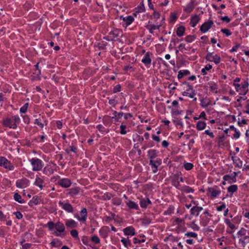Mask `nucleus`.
Masks as SVG:
<instances>
[{"instance_id": "19", "label": "nucleus", "mask_w": 249, "mask_h": 249, "mask_svg": "<svg viewBox=\"0 0 249 249\" xmlns=\"http://www.w3.org/2000/svg\"><path fill=\"white\" fill-rule=\"evenodd\" d=\"M65 225L68 228H74L77 226V223L73 219H69L66 221Z\"/></svg>"}, {"instance_id": "34", "label": "nucleus", "mask_w": 249, "mask_h": 249, "mask_svg": "<svg viewBox=\"0 0 249 249\" xmlns=\"http://www.w3.org/2000/svg\"><path fill=\"white\" fill-rule=\"evenodd\" d=\"M238 186L237 185H231L228 188L227 191L229 193L232 194L233 193L236 192Z\"/></svg>"}, {"instance_id": "4", "label": "nucleus", "mask_w": 249, "mask_h": 249, "mask_svg": "<svg viewBox=\"0 0 249 249\" xmlns=\"http://www.w3.org/2000/svg\"><path fill=\"white\" fill-rule=\"evenodd\" d=\"M58 204L63 210L69 213H73L74 212L72 206L67 201H59Z\"/></svg>"}, {"instance_id": "54", "label": "nucleus", "mask_w": 249, "mask_h": 249, "mask_svg": "<svg viewBox=\"0 0 249 249\" xmlns=\"http://www.w3.org/2000/svg\"><path fill=\"white\" fill-rule=\"evenodd\" d=\"M185 84L187 85L186 91L188 92H191L194 91L193 86L189 84L188 83L185 82Z\"/></svg>"}, {"instance_id": "42", "label": "nucleus", "mask_w": 249, "mask_h": 249, "mask_svg": "<svg viewBox=\"0 0 249 249\" xmlns=\"http://www.w3.org/2000/svg\"><path fill=\"white\" fill-rule=\"evenodd\" d=\"M236 167L241 168L243 165L242 161L239 158H237L236 161L233 163Z\"/></svg>"}, {"instance_id": "1", "label": "nucleus", "mask_w": 249, "mask_h": 249, "mask_svg": "<svg viewBox=\"0 0 249 249\" xmlns=\"http://www.w3.org/2000/svg\"><path fill=\"white\" fill-rule=\"evenodd\" d=\"M20 122V119L18 115L12 116L11 118H6L2 122L4 127H9L15 129Z\"/></svg>"}, {"instance_id": "58", "label": "nucleus", "mask_w": 249, "mask_h": 249, "mask_svg": "<svg viewBox=\"0 0 249 249\" xmlns=\"http://www.w3.org/2000/svg\"><path fill=\"white\" fill-rule=\"evenodd\" d=\"M121 87L120 85H117L113 88V92L116 93L121 91Z\"/></svg>"}, {"instance_id": "60", "label": "nucleus", "mask_w": 249, "mask_h": 249, "mask_svg": "<svg viewBox=\"0 0 249 249\" xmlns=\"http://www.w3.org/2000/svg\"><path fill=\"white\" fill-rule=\"evenodd\" d=\"M246 230L244 228H242L238 232V234L240 236H243L246 234Z\"/></svg>"}, {"instance_id": "57", "label": "nucleus", "mask_w": 249, "mask_h": 249, "mask_svg": "<svg viewBox=\"0 0 249 249\" xmlns=\"http://www.w3.org/2000/svg\"><path fill=\"white\" fill-rule=\"evenodd\" d=\"M13 214L16 215V218L18 219H21L23 217L22 214L20 212H14Z\"/></svg>"}, {"instance_id": "37", "label": "nucleus", "mask_w": 249, "mask_h": 249, "mask_svg": "<svg viewBox=\"0 0 249 249\" xmlns=\"http://www.w3.org/2000/svg\"><path fill=\"white\" fill-rule=\"evenodd\" d=\"M190 213L191 215H196V216H197L199 215V212L198 211V209L195 206L191 209Z\"/></svg>"}, {"instance_id": "51", "label": "nucleus", "mask_w": 249, "mask_h": 249, "mask_svg": "<svg viewBox=\"0 0 249 249\" xmlns=\"http://www.w3.org/2000/svg\"><path fill=\"white\" fill-rule=\"evenodd\" d=\"M32 202L35 205L38 204L40 202L39 197L37 196H34L32 199Z\"/></svg>"}, {"instance_id": "30", "label": "nucleus", "mask_w": 249, "mask_h": 249, "mask_svg": "<svg viewBox=\"0 0 249 249\" xmlns=\"http://www.w3.org/2000/svg\"><path fill=\"white\" fill-rule=\"evenodd\" d=\"M46 123V120H44L43 117L36 119L35 120V124L39 126L41 128H43L44 124L42 122Z\"/></svg>"}, {"instance_id": "23", "label": "nucleus", "mask_w": 249, "mask_h": 249, "mask_svg": "<svg viewBox=\"0 0 249 249\" xmlns=\"http://www.w3.org/2000/svg\"><path fill=\"white\" fill-rule=\"evenodd\" d=\"M80 213L81 215V219L83 220V222H85L88 217V212L87 209L86 208H82Z\"/></svg>"}, {"instance_id": "43", "label": "nucleus", "mask_w": 249, "mask_h": 249, "mask_svg": "<svg viewBox=\"0 0 249 249\" xmlns=\"http://www.w3.org/2000/svg\"><path fill=\"white\" fill-rule=\"evenodd\" d=\"M184 167L186 170L188 171L191 170L193 168L194 165L192 163L186 162L184 163Z\"/></svg>"}, {"instance_id": "46", "label": "nucleus", "mask_w": 249, "mask_h": 249, "mask_svg": "<svg viewBox=\"0 0 249 249\" xmlns=\"http://www.w3.org/2000/svg\"><path fill=\"white\" fill-rule=\"evenodd\" d=\"M91 240L95 244H99L100 242V239L97 235H93L91 238Z\"/></svg>"}, {"instance_id": "16", "label": "nucleus", "mask_w": 249, "mask_h": 249, "mask_svg": "<svg viewBox=\"0 0 249 249\" xmlns=\"http://www.w3.org/2000/svg\"><path fill=\"white\" fill-rule=\"evenodd\" d=\"M234 176L233 177H231L229 175H225L223 178L225 181H228L230 183H231L232 182H236V176L237 175V173L236 172H234Z\"/></svg>"}, {"instance_id": "35", "label": "nucleus", "mask_w": 249, "mask_h": 249, "mask_svg": "<svg viewBox=\"0 0 249 249\" xmlns=\"http://www.w3.org/2000/svg\"><path fill=\"white\" fill-rule=\"evenodd\" d=\"M174 211V207L173 206L170 205L168 208L167 210L164 212V215H171Z\"/></svg>"}, {"instance_id": "29", "label": "nucleus", "mask_w": 249, "mask_h": 249, "mask_svg": "<svg viewBox=\"0 0 249 249\" xmlns=\"http://www.w3.org/2000/svg\"><path fill=\"white\" fill-rule=\"evenodd\" d=\"M113 114L114 116L112 117V119H114L116 122L119 121V119L121 118L124 114L123 112L118 113L116 111H114Z\"/></svg>"}, {"instance_id": "50", "label": "nucleus", "mask_w": 249, "mask_h": 249, "mask_svg": "<svg viewBox=\"0 0 249 249\" xmlns=\"http://www.w3.org/2000/svg\"><path fill=\"white\" fill-rule=\"evenodd\" d=\"M210 89L214 93L217 92V86L216 84H211L210 86Z\"/></svg>"}, {"instance_id": "6", "label": "nucleus", "mask_w": 249, "mask_h": 249, "mask_svg": "<svg viewBox=\"0 0 249 249\" xmlns=\"http://www.w3.org/2000/svg\"><path fill=\"white\" fill-rule=\"evenodd\" d=\"M57 184L62 187L68 188L71 185V182L70 179L68 178H64L60 179L57 181Z\"/></svg>"}, {"instance_id": "59", "label": "nucleus", "mask_w": 249, "mask_h": 249, "mask_svg": "<svg viewBox=\"0 0 249 249\" xmlns=\"http://www.w3.org/2000/svg\"><path fill=\"white\" fill-rule=\"evenodd\" d=\"M71 234L72 237L76 238L78 237V233L77 230H72L71 231Z\"/></svg>"}, {"instance_id": "9", "label": "nucleus", "mask_w": 249, "mask_h": 249, "mask_svg": "<svg viewBox=\"0 0 249 249\" xmlns=\"http://www.w3.org/2000/svg\"><path fill=\"white\" fill-rule=\"evenodd\" d=\"M55 228L56 229L57 232H55L54 234L57 236H59L60 233L64 232L65 230L64 225L60 221L55 223Z\"/></svg>"}, {"instance_id": "36", "label": "nucleus", "mask_w": 249, "mask_h": 249, "mask_svg": "<svg viewBox=\"0 0 249 249\" xmlns=\"http://www.w3.org/2000/svg\"><path fill=\"white\" fill-rule=\"evenodd\" d=\"M112 202L114 205L119 206L122 203V199L117 197H114L112 199Z\"/></svg>"}, {"instance_id": "55", "label": "nucleus", "mask_w": 249, "mask_h": 249, "mask_svg": "<svg viewBox=\"0 0 249 249\" xmlns=\"http://www.w3.org/2000/svg\"><path fill=\"white\" fill-rule=\"evenodd\" d=\"M185 236L187 237H194L196 238L197 237V234L194 232H188L185 234Z\"/></svg>"}, {"instance_id": "2", "label": "nucleus", "mask_w": 249, "mask_h": 249, "mask_svg": "<svg viewBox=\"0 0 249 249\" xmlns=\"http://www.w3.org/2000/svg\"><path fill=\"white\" fill-rule=\"evenodd\" d=\"M30 162L32 166L33 171H39L41 170L44 166L43 161L37 158H33L30 160Z\"/></svg>"}, {"instance_id": "25", "label": "nucleus", "mask_w": 249, "mask_h": 249, "mask_svg": "<svg viewBox=\"0 0 249 249\" xmlns=\"http://www.w3.org/2000/svg\"><path fill=\"white\" fill-rule=\"evenodd\" d=\"M179 190H180L181 192H182L183 193H193L194 192V189H193L192 188L190 187V186H186V185H185V186H183L180 187Z\"/></svg>"}, {"instance_id": "45", "label": "nucleus", "mask_w": 249, "mask_h": 249, "mask_svg": "<svg viewBox=\"0 0 249 249\" xmlns=\"http://www.w3.org/2000/svg\"><path fill=\"white\" fill-rule=\"evenodd\" d=\"M112 196H113L111 194L106 193L104 194V195L102 196V198L104 200H109L111 199Z\"/></svg>"}, {"instance_id": "5", "label": "nucleus", "mask_w": 249, "mask_h": 249, "mask_svg": "<svg viewBox=\"0 0 249 249\" xmlns=\"http://www.w3.org/2000/svg\"><path fill=\"white\" fill-rule=\"evenodd\" d=\"M206 59L210 62H213L216 64H219L221 61L220 57L217 54H213V53H208L206 56Z\"/></svg>"}, {"instance_id": "20", "label": "nucleus", "mask_w": 249, "mask_h": 249, "mask_svg": "<svg viewBox=\"0 0 249 249\" xmlns=\"http://www.w3.org/2000/svg\"><path fill=\"white\" fill-rule=\"evenodd\" d=\"M151 203V202L148 198H142L140 202V206L142 208H146L148 205Z\"/></svg>"}, {"instance_id": "53", "label": "nucleus", "mask_w": 249, "mask_h": 249, "mask_svg": "<svg viewBox=\"0 0 249 249\" xmlns=\"http://www.w3.org/2000/svg\"><path fill=\"white\" fill-rule=\"evenodd\" d=\"M221 32L223 34H225L227 36H229L231 35V32L230 31V30L228 29H222L221 30Z\"/></svg>"}, {"instance_id": "10", "label": "nucleus", "mask_w": 249, "mask_h": 249, "mask_svg": "<svg viewBox=\"0 0 249 249\" xmlns=\"http://www.w3.org/2000/svg\"><path fill=\"white\" fill-rule=\"evenodd\" d=\"M213 22L212 20H208L207 22H205L200 27V31L202 33H206L212 27Z\"/></svg>"}, {"instance_id": "12", "label": "nucleus", "mask_w": 249, "mask_h": 249, "mask_svg": "<svg viewBox=\"0 0 249 249\" xmlns=\"http://www.w3.org/2000/svg\"><path fill=\"white\" fill-rule=\"evenodd\" d=\"M151 54V53L150 52H147L142 60V62L147 67L151 64V59L150 58V55Z\"/></svg>"}, {"instance_id": "52", "label": "nucleus", "mask_w": 249, "mask_h": 249, "mask_svg": "<svg viewBox=\"0 0 249 249\" xmlns=\"http://www.w3.org/2000/svg\"><path fill=\"white\" fill-rule=\"evenodd\" d=\"M126 126L125 125H124L122 124L120 126V133L122 135H124L126 133V131L125 130V128Z\"/></svg>"}, {"instance_id": "17", "label": "nucleus", "mask_w": 249, "mask_h": 249, "mask_svg": "<svg viewBox=\"0 0 249 249\" xmlns=\"http://www.w3.org/2000/svg\"><path fill=\"white\" fill-rule=\"evenodd\" d=\"M159 152L155 149H150L148 151L147 156L150 159V160H153V159L158 156Z\"/></svg>"}, {"instance_id": "62", "label": "nucleus", "mask_w": 249, "mask_h": 249, "mask_svg": "<svg viewBox=\"0 0 249 249\" xmlns=\"http://www.w3.org/2000/svg\"><path fill=\"white\" fill-rule=\"evenodd\" d=\"M108 103L110 105L115 107L117 103V101L115 99H111L109 100Z\"/></svg>"}, {"instance_id": "41", "label": "nucleus", "mask_w": 249, "mask_h": 249, "mask_svg": "<svg viewBox=\"0 0 249 249\" xmlns=\"http://www.w3.org/2000/svg\"><path fill=\"white\" fill-rule=\"evenodd\" d=\"M212 68V66L210 64L207 65L204 68L201 70V72L203 75L207 74L206 71H209Z\"/></svg>"}, {"instance_id": "24", "label": "nucleus", "mask_w": 249, "mask_h": 249, "mask_svg": "<svg viewBox=\"0 0 249 249\" xmlns=\"http://www.w3.org/2000/svg\"><path fill=\"white\" fill-rule=\"evenodd\" d=\"M194 2V1L192 0L189 4H188L184 9V11L188 13L192 12L195 7Z\"/></svg>"}, {"instance_id": "47", "label": "nucleus", "mask_w": 249, "mask_h": 249, "mask_svg": "<svg viewBox=\"0 0 249 249\" xmlns=\"http://www.w3.org/2000/svg\"><path fill=\"white\" fill-rule=\"evenodd\" d=\"M134 21V18L131 16H129L126 17V24L129 25L131 24Z\"/></svg>"}, {"instance_id": "15", "label": "nucleus", "mask_w": 249, "mask_h": 249, "mask_svg": "<svg viewBox=\"0 0 249 249\" xmlns=\"http://www.w3.org/2000/svg\"><path fill=\"white\" fill-rule=\"evenodd\" d=\"M127 206L131 209L138 210L139 209L138 205L135 202L128 200L125 202Z\"/></svg>"}, {"instance_id": "39", "label": "nucleus", "mask_w": 249, "mask_h": 249, "mask_svg": "<svg viewBox=\"0 0 249 249\" xmlns=\"http://www.w3.org/2000/svg\"><path fill=\"white\" fill-rule=\"evenodd\" d=\"M121 31L118 29H115L109 33L110 35H112L113 38L117 37L119 36Z\"/></svg>"}, {"instance_id": "40", "label": "nucleus", "mask_w": 249, "mask_h": 249, "mask_svg": "<svg viewBox=\"0 0 249 249\" xmlns=\"http://www.w3.org/2000/svg\"><path fill=\"white\" fill-rule=\"evenodd\" d=\"M29 107V103H25L23 107L20 108V112L22 113H25Z\"/></svg>"}, {"instance_id": "49", "label": "nucleus", "mask_w": 249, "mask_h": 249, "mask_svg": "<svg viewBox=\"0 0 249 249\" xmlns=\"http://www.w3.org/2000/svg\"><path fill=\"white\" fill-rule=\"evenodd\" d=\"M195 38V37L194 36H187L185 38V40L188 42V43H191L192 42H193L194 39Z\"/></svg>"}, {"instance_id": "31", "label": "nucleus", "mask_w": 249, "mask_h": 249, "mask_svg": "<svg viewBox=\"0 0 249 249\" xmlns=\"http://www.w3.org/2000/svg\"><path fill=\"white\" fill-rule=\"evenodd\" d=\"M160 25H147L146 28L149 30V32L151 34H153V30L156 29H159L160 27Z\"/></svg>"}, {"instance_id": "8", "label": "nucleus", "mask_w": 249, "mask_h": 249, "mask_svg": "<svg viewBox=\"0 0 249 249\" xmlns=\"http://www.w3.org/2000/svg\"><path fill=\"white\" fill-rule=\"evenodd\" d=\"M29 181L26 178H22L16 181V184L18 188H24L28 186Z\"/></svg>"}, {"instance_id": "22", "label": "nucleus", "mask_w": 249, "mask_h": 249, "mask_svg": "<svg viewBox=\"0 0 249 249\" xmlns=\"http://www.w3.org/2000/svg\"><path fill=\"white\" fill-rule=\"evenodd\" d=\"M121 242L123 243L124 246L126 248H128V247H130L131 246V241L130 240L128 237H127L126 238L122 237L121 240Z\"/></svg>"}, {"instance_id": "61", "label": "nucleus", "mask_w": 249, "mask_h": 249, "mask_svg": "<svg viewBox=\"0 0 249 249\" xmlns=\"http://www.w3.org/2000/svg\"><path fill=\"white\" fill-rule=\"evenodd\" d=\"M173 122L174 124L177 126H180L181 127L183 126V124L182 122L179 120H173Z\"/></svg>"}, {"instance_id": "13", "label": "nucleus", "mask_w": 249, "mask_h": 249, "mask_svg": "<svg viewBox=\"0 0 249 249\" xmlns=\"http://www.w3.org/2000/svg\"><path fill=\"white\" fill-rule=\"evenodd\" d=\"M123 231L126 235L133 236L135 234V230L132 226H129L124 229Z\"/></svg>"}, {"instance_id": "14", "label": "nucleus", "mask_w": 249, "mask_h": 249, "mask_svg": "<svg viewBox=\"0 0 249 249\" xmlns=\"http://www.w3.org/2000/svg\"><path fill=\"white\" fill-rule=\"evenodd\" d=\"M172 185L176 188L179 189L180 185L179 182V176L178 175H174L171 179Z\"/></svg>"}, {"instance_id": "28", "label": "nucleus", "mask_w": 249, "mask_h": 249, "mask_svg": "<svg viewBox=\"0 0 249 249\" xmlns=\"http://www.w3.org/2000/svg\"><path fill=\"white\" fill-rule=\"evenodd\" d=\"M206 126V123L204 121H199L197 122L196 127L198 130H202L205 129Z\"/></svg>"}, {"instance_id": "44", "label": "nucleus", "mask_w": 249, "mask_h": 249, "mask_svg": "<svg viewBox=\"0 0 249 249\" xmlns=\"http://www.w3.org/2000/svg\"><path fill=\"white\" fill-rule=\"evenodd\" d=\"M47 226L50 231H52L55 227V223L53 221H49L47 223Z\"/></svg>"}, {"instance_id": "48", "label": "nucleus", "mask_w": 249, "mask_h": 249, "mask_svg": "<svg viewBox=\"0 0 249 249\" xmlns=\"http://www.w3.org/2000/svg\"><path fill=\"white\" fill-rule=\"evenodd\" d=\"M137 12H143L145 10V7L143 3H141L138 7H137Z\"/></svg>"}, {"instance_id": "64", "label": "nucleus", "mask_w": 249, "mask_h": 249, "mask_svg": "<svg viewBox=\"0 0 249 249\" xmlns=\"http://www.w3.org/2000/svg\"><path fill=\"white\" fill-rule=\"evenodd\" d=\"M31 247V244L29 243H26L22 246V249H29Z\"/></svg>"}, {"instance_id": "56", "label": "nucleus", "mask_w": 249, "mask_h": 249, "mask_svg": "<svg viewBox=\"0 0 249 249\" xmlns=\"http://www.w3.org/2000/svg\"><path fill=\"white\" fill-rule=\"evenodd\" d=\"M219 203L221 204V205L217 207L216 210L218 211H221L226 208V205L223 202H220Z\"/></svg>"}, {"instance_id": "33", "label": "nucleus", "mask_w": 249, "mask_h": 249, "mask_svg": "<svg viewBox=\"0 0 249 249\" xmlns=\"http://www.w3.org/2000/svg\"><path fill=\"white\" fill-rule=\"evenodd\" d=\"M14 198L15 201L18 202L19 203L22 204L25 202V201L22 199L21 196L18 193H15L14 195Z\"/></svg>"}, {"instance_id": "26", "label": "nucleus", "mask_w": 249, "mask_h": 249, "mask_svg": "<svg viewBox=\"0 0 249 249\" xmlns=\"http://www.w3.org/2000/svg\"><path fill=\"white\" fill-rule=\"evenodd\" d=\"M68 193L70 196H73L78 195L79 193V188L78 187H75L70 189Z\"/></svg>"}, {"instance_id": "63", "label": "nucleus", "mask_w": 249, "mask_h": 249, "mask_svg": "<svg viewBox=\"0 0 249 249\" xmlns=\"http://www.w3.org/2000/svg\"><path fill=\"white\" fill-rule=\"evenodd\" d=\"M246 110L244 111V113L249 114V99L247 101L246 105Z\"/></svg>"}, {"instance_id": "18", "label": "nucleus", "mask_w": 249, "mask_h": 249, "mask_svg": "<svg viewBox=\"0 0 249 249\" xmlns=\"http://www.w3.org/2000/svg\"><path fill=\"white\" fill-rule=\"evenodd\" d=\"M208 192L211 195V196L214 198L218 196L220 193V190H216L214 188H209Z\"/></svg>"}, {"instance_id": "27", "label": "nucleus", "mask_w": 249, "mask_h": 249, "mask_svg": "<svg viewBox=\"0 0 249 249\" xmlns=\"http://www.w3.org/2000/svg\"><path fill=\"white\" fill-rule=\"evenodd\" d=\"M200 20V18L198 15H196L195 16L192 17L191 19L190 24L193 27H194L196 26V25L198 23Z\"/></svg>"}, {"instance_id": "21", "label": "nucleus", "mask_w": 249, "mask_h": 249, "mask_svg": "<svg viewBox=\"0 0 249 249\" xmlns=\"http://www.w3.org/2000/svg\"><path fill=\"white\" fill-rule=\"evenodd\" d=\"M44 181L43 179L41 178H40L37 177L36 178L35 182L34 184L37 186H38L40 190H42L43 188V183Z\"/></svg>"}, {"instance_id": "38", "label": "nucleus", "mask_w": 249, "mask_h": 249, "mask_svg": "<svg viewBox=\"0 0 249 249\" xmlns=\"http://www.w3.org/2000/svg\"><path fill=\"white\" fill-rule=\"evenodd\" d=\"M211 105V101H207L204 99H202L200 101V105L204 108L207 107L208 106Z\"/></svg>"}, {"instance_id": "32", "label": "nucleus", "mask_w": 249, "mask_h": 249, "mask_svg": "<svg viewBox=\"0 0 249 249\" xmlns=\"http://www.w3.org/2000/svg\"><path fill=\"white\" fill-rule=\"evenodd\" d=\"M184 32H185L184 27L183 26H180L177 28L176 33H177V35L178 36L180 37V36H182L184 35Z\"/></svg>"}, {"instance_id": "3", "label": "nucleus", "mask_w": 249, "mask_h": 249, "mask_svg": "<svg viewBox=\"0 0 249 249\" xmlns=\"http://www.w3.org/2000/svg\"><path fill=\"white\" fill-rule=\"evenodd\" d=\"M0 166L10 171L14 170L15 169L11 162L4 157H0Z\"/></svg>"}, {"instance_id": "7", "label": "nucleus", "mask_w": 249, "mask_h": 249, "mask_svg": "<svg viewBox=\"0 0 249 249\" xmlns=\"http://www.w3.org/2000/svg\"><path fill=\"white\" fill-rule=\"evenodd\" d=\"M161 163V160L160 159H157L156 160H150L149 165L151 166L153 168V172L154 173H157L158 171V167Z\"/></svg>"}, {"instance_id": "11", "label": "nucleus", "mask_w": 249, "mask_h": 249, "mask_svg": "<svg viewBox=\"0 0 249 249\" xmlns=\"http://www.w3.org/2000/svg\"><path fill=\"white\" fill-rule=\"evenodd\" d=\"M249 83L247 81H245L241 84L240 89L238 92L240 94L245 95L248 91Z\"/></svg>"}]
</instances>
